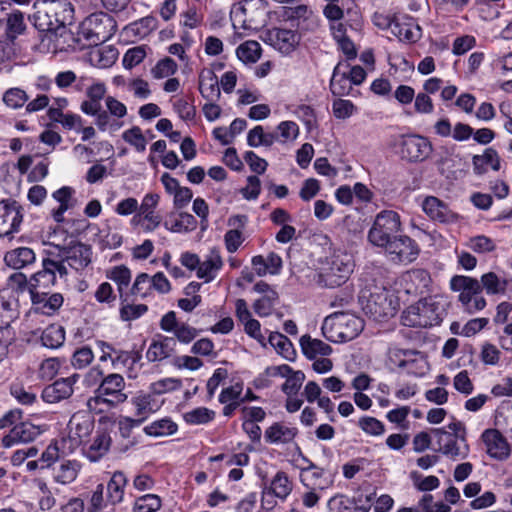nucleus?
Returning a JSON list of instances; mask_svg holds the SVG:
<instances>
[{"label":"nucleus","mask_w":512,"mask_h":512,"mask_svg":"<svg viewBox=\"0 0 512 512\" xmlns=\"http://www.w3.org/2000/svg\"><path fill=\"white\" fill-rule=\"evenodd\" d=\"M364 329V320L355 313L336 311L325 317L322 323L323 336L334 343L355 339Z\"/></svg>","instance_id":"nucleus-1"},{"label":"nucleus","mask_w":512,"mask_h":512,"mask_svg":"<svg viewBox=\"0 0 512 512\" xmlns=\"http://www.w3.org/2000/svg\"><path fill=\"white\" fill-rule=\"evenodd\" d=\"M126 382L122 375L111 373L105 376L94 392V396L87 400L90 411L103 412L106 409L115 408L128 399L125 392Z\"/></svg>","instance_id":"nucleus-2"},{"label":"nucleus","mask_w":512,"mask_h":512,"mask_svg":"<svg viewBox=\"0 0 512 512\" xmlns=\"http://www.w3.org/2000/svg\"><path fill=\"white\" fill-rule=\"evenodd\" d=\"M444 309L434 298H424L410 305L401 316L402 324L408 327H431L441 323Z\"/></svg>","instance_id":"nucleus-3"},{"label":"nucleus","mask_w":512,"mask_h":512,"mask_svg":"<svg viewBox=\"0 0 512 512\" xmlns=\"http://www.w3.org/2000/svg\"><path fill=\"white\" fill-rule=\"evenodd\" d=\"M94 429V419L86 411H78L72 415L67 432L61 438L62 454L69 455L84 445Z\"/></svg>","instance_id":"nucleus-4"},{"label":"nucleus","mask_w":512,"mask_h":512,"mask_svg":"<svg viewBox=\"0 0 512 512\" xmlns=\"http://www.w3.org/2000/svg\"><path fill=\"white\" fill-rule=\"evenodd\" d=\"M402 229L400 215L392 210H383L374 219L368 231V241L376 247L384 248Z\"/></svg>","instance_id":"nucleus-5"},{"label":"nucleus","mask_w":512,"mask_h":512,"mask_svg":"<svg viewBox=\"0 0 512 512\" xmlns=\"http://www.w3.org/2000/svg\"><path fill=\"white\" fill-rule=\"evenodd\" d=\"M116 31L115 20L104 12L93 13L80 25V35L89 45H99L108 41Z\"/></svg>","instance_id":"nucleus-6"},{"label":"nucleus","mask_w":512,"mask_h":512,"mask_svg":"<svg viewBox=\"0 0 512 512\" xmlns=\"http://www.w3.org/2000/svg\"><path fill=\"white\" fill-rule=\"evenodd\" d=\"M353 256L347 252H335L329 266L318 275V283L326 288H335L344 284L354 270Z\"/></svg>","instance_id":"nucleus-7"},{"label":"nucleus","mask_w":512,"mask_h":512,"mask_svg":"<svg viewBox=\"0 0 512 512\" xmlns=\"http://www.w3.org/2000/svg\"><path fill=\"white\" fill-rule=\"evenodd\" d=\"M73 6L68 1H59L47 11H37L34 25L41 31H52L59 27H65L73 19Z\"/></svg>","instance_id":"nucleus-8"},{"label":"nucleus","mask_w":512,"mask_h":512,"mask_svg":"<svg viewBox=\"0 0 512 512\" xmlns=\"http://www.w3.org/2000/svg\"><path fill=\"white\" fill-rule=\"evenodd\" d=\"M397 299L386 289L371 293L362 303L363 311L376 321L393 317L398 310Z\"/></svg>","instance_id":"nucleus-9"},{"label":"nucleus","mask_w":512,"mask_h":512,"mask_svg":"<svg viewBox=\"0 0 512 512\" xmlns=\"http://www.w3.org/2000/svg\"><path fill=\"white\" fill-rule=\"evenodd\" d=\"M24 214L22 206L15 200L0 201V238L12 239L20 231Z\"/></svg>","instance_id":"nucleus-10"},{"label":"nucleus","mask_w":512,"mask_h":512,"mask_svg":"<svg viewBox=\"0 0 512 512\" xmlns=\"http://www.w3.org/2000/svg\"><path fill=\"white\" fill-rule=\"evenodd\" d=\"M391 261L408 264L413 262L419 254L416 242L408 236H398L384 247Z\"/></svg>","instance_id":"nucleus-11"},{"label":"nucleus","mask_w":512,"mask_h":512,"mask_svg":"<svg viewBox=\"0 0 512 512\" xmlns=\"http://www.w3.org/2000/svg\"><path fill=\"white\" fill-rule=\"evenodd\" d=\"M481 438L486 447V453L493 459L504 461L511 455V447L507 439L497 429H486Z\"/></svg>","instance_id":"nucleus-12"},{"label":"nucleus","mask_w":512,"mask_h":512,"mask_svg":"<svg viewBox=\"0 0 512 512\" xmlns=\"http://www.w3.org/2000/svg\"><path fill=\"white\" fill-rule=\"evenodd\" d=\"M450 289L458 292V301L462 307H466L476 295L481 294L482 287L478 279L465 276L455 275L450 280Z\"/></svg>","instance_id":"nucleus-13"},{"label":"nucleus","mask_w":512,"mask_h":512,"mask_svg":"<svg viewBox=\"0 0 512 512\" xmlns=\"http://www.w3.org/2000/svg\"><path fill=\"white\" fill-rule=\"evenodd\" d=\"M401 153L403 158L409 161H423L432 153V144L425 137L417 135L408 136L402 141Z\"/></svg>","instance_id":"nucleus-14"},{"label":"nucleus","mask_w":512,"mask_h":512,"mask_svg":"<svg viewBox=\"0 0 512 512\" xmlns=\"http://www.w3.org/2000/svg\"><path fill=\"white\" fill-rule=\"evenodd\" d=\"M78 379L79 375L73 374L69 377L56 380L43 389L42 399L47 403H57L68 399L73 394V387Z\"/></svg>","instance_id":"nucleus-15"},{"label":"nucleus","mask_w":512,"mask_h":512,"mask_svg":"<svg viewBox=\"0 0 512 512\" xmlns=\"http://www.w3.org/2000/svg\"><path fill=\"white\" fill-rule=\"evenodd\" d=\"M304 462H308V466L299 467L300 481L306 488H316L318 490H325L333 483L331 479L325 476V470L306 457H303Z\"/></svg>","instance_id":"nucleus-16"},{"label":"nucleus","mask_w":512,"mask_h":512,"mask_svg":"<svg viewBox=\"0 0 512 512\" xmlns=\"http://www.w3.org/2000/svg\"><path fill=\"white\" fill-rule=\"evenodd\" d=\"M248 223L246 215H232L227 220L229 229L224 235V243L229 253H235L245 241L243 231Z\"/></svg>","instance_id":"nucleus-17"},{"label":"nucleus","mask_w":512,"mask_h":512,"mask_svg":"<svg viewBox=\"0 0 512 512\" xmlns=\"http://www.w3.org/2000/svg\"><path fill=\"white\" fill-rule=\"evenodd\" d=\"M433 433L437 436L439 451L452 460L464 459L469 452L468 445L463 442L459 445L457 437L442 428L434 429Z\"/></svg>","instance_id":"nucleus-18"},{"label":"nucleus","mask_w":512,"mask_h":512,"mask_svg":"<svg viewBox=\"0 0 512 512\" xmlns=\"http://www.w3.org/2000/svg\"><path fill=\"white\" fill-rule=\"evenodd\" d=\"M42 430L30 422H21L15 425L10 432L2 438V446L10 448L18 443H28L35 440Z\"/></svg>","instance_id":"nucleus-19"},{"label":"nucleus","mask_w":512,"mask_h":512,"mask_svg":"<svg viewBox=\"0 0 512 512\" xmlns=\"http://www.w3.org/2000/svg\"><path fill=\"white\" fill-rule=\"evenodd\" d=\"M299 431L298 428L285 422H274L266 428L264 439L271 445H287L294 442Z\"/></svg>","instance_id":"nucleus-20"},{"label":"nucleus","mask_w":512,"mask_h":512,"mask_svg":"<svg viewBox=\"0 0 512 512\" xmlns=\"http://www.w3.org/2000/svg\"><path fill=\"white\" fill-rule=\"evenodd\" d=\"M422 209L432 220L441 223H451L458 219L457 214L445 202L434 196H428L423 200Z\"/></svg>","instance_id":"nucleus-21"},{"label":"nucleus","mask_w":512,"mask_h":512,"mask_svg":"<svg viewBox=\"0 0 512 512\" xmlns=\"http://www.w3.org/2000/svg\"><path fill=\"white\" fill-rule=\"evenodd\" d=\"M267 41L279 52L289 54L298 45L299 36L290 29L273 28L267 33Z\"/></svg>","instance_id":"nucleus-22"},{"label":"nucleus","mask_w":512,"mask_h":512,"mask_svg":"<svg viewBox=\"0 0 512 512\" xmlns=\"http://www.w3.org/2000/svg\"><path fill=\"white\" fill-rule=\"evenodd\" d=\"M400 41L417 42L422 36V29L416 20L407 15L397 16L391 31Z\"/></svg>","instance_id":"nucleus-23"},{"label":"nucleus","mask_w":512,"mask_h":512,"mask_svg":"<svg viewBox=\"0 0 512 512\" xmlns=\"http://www.w3.org/2000/svg\"><path fill=\"white\" fill-rule=\"evenodd\" d=\"M67 265L76 271H81L86 268L92 259V250L89 246L83 243H75L61 252Z\"/></svg>","instance_id":"nucleus-24"},{"label":"nucleus","mask_w":512,"mask_h":512,"mask_svg":"<svg viewBox=\"0 0 512 512\" xmlns=\"http://www.w3.org/2000/svg\"><path fill=\"white\" fill-rule=\"evenodd\" d=\"M30 296L35 312L45 315H53L64 302L62 294L50 293L49 291L35 292V294H30Z\"/></svg>","instance_id":"nucleus-25"},{"label":"nucleus","mask_w":512,"mask_h":512,"mask_svg":"<svg viewBox=\"0 0 512 512\" xmlns=\"http://www.w3.org/2000/svg\"><path fill=\"white\" fill-rule=\"evenodd\" d=\"M175 350V338L159 335L151 341L146 351V358L149 362H160L172 356Z\"/></svg>","instance_id":"nucleus-26"},{"label":"nucleus","mask_w":512,"mask_h":512,"mask_svg":"<svg viewBox=\"0 0 512 512\" xmlns=\"http://www.w3.org/2000/svg\"><path fill=\"white\" fill-rule=\"evenodd\" d=\"M223 264L220 251L213 248L205 256L204 260H200L196 276L199 279L204 280L205 283H209L217 277L219 271L223 267Z\"/></svg>","instance_id":"nucleus-27"},{"label":"nucleus","mask_w":512,"mask_h":512,"mask_svg":"<svg viewBox=\"0 0 512 512\" xmlns=\"http://www.w3.org/2000/svg\"><path fill=\"white\" fill-rule=\"evenodd\" d=\"M107 87L104 82L93 81L86 89V97L80 109L86 115H96L102 109L101 101L105 97Z\"/></svg>","instance_id":"nucleus-28"},{"label":"nucleus","mask_w":512,"mask_h":512,"mask_svg":"<svg viewBox=\"0 0 512 512\" xmlns=\"http://www.w3.org/2000/svg\"><path fill=\"white\" fill-rule=\"evenodd\" d=\"M111 437L106 430H98L92 441L83 448V454L91 462H97L104 457L111 446Z\"/></svg>","instance_id":"nucleus-29"},{"label":"nucleus","mask_w":512,"mask_h":512,"mask_svg":"<svg viewBox=\"0 0 512 512\" xmlns=\"http://www.w3.org/2000/svg\"><path fill=\"white\" fill-rule=\"evenodd\" d=\"M473 172L476 175H484L490 169L497 172L501 168V158L493 148H486L482 154L472 157Z\"/></svg>","instance_id":"nucleus-30"},{"label":"nucleus","mask_w":512,"mask_h":512,"mask_svg":"<svg viewBox=\"0 0 512 512\" xmlns=\"http://www.w3.org/2000/svg\"><path fill=\"white\" fill-rule=\"evenodd\" d=\"M348 63H338L333 70L330 81V90L335 96H345L352 90V82L348 77Z\"/></svg>","instance_id":"nucleus-31"},{"label":"nucleus","mask_w":512,"mask_h":512,"mask_svg":"<svg viewBox=\"0 0 512 512\" xmlns=\"http://www.w3.org/2000/svg\"><path fill=\"white\" fill-rule=\"evenodd\" d=\"M36 260L34 251L28 247H18L5 253L4 262L7 266L19 270Z\"/></svg>","instance_id":"nucleus-32"},{"label":"nucleus","mask_w":512,"mask_h":512,"mask_svg":"<svg viewBox=\"0 0 512 512\" xmlns=\"http://www.w3.org/2000/svg\"><path fill=\"white\" fill-rule=\"evenodd\" d=\"M74 192V189L68 186L61 187L53 192L52 197L59 203V206L51 211V215L57 223H62L64 213L74 206Z\"/></svg>","instance_id":"nucleus-33"},{"label":"nucleus","mask_w":512,"mask_h":512,"mask_svg":"<svg viewBox=\"0 0 512 512\" xmlns=\"http://www.w3.org/2000/svg\"><path fill=\"white\" fill-rule=\"evenodd\" d=\"M199 91L205 99L210 101L220 97L219 81L212 70L205 69L199 74Z\"/></svg>","instance_id":"nucleus-34"},{"label":"nucleus","mask_w":512,"mask_h":512,"mask_svg":"<svg viewBox=\"0 0 512 512\" xmlns=\"http://www.w3.org/2000/svg\"><path fill=\"white\" fill-rule=\"evenodd\" d=\"M303 354L308 359H315L317 356H328L332 353V347L320 339L304 335L300 339Z\"/></svg>","instance_id":"nucleus-35"},{"label":"nucleus","mask_w":512,"mask_h":512,"mask_svg":"<svg viewBox=\"0 0 512 512\" xmlns=\"http://www.w3.org/2000/svg\"><path fill=\"white\" fill-rule=\"evenodd\" d=\"M56 283V277L48 267L45 266V262L42 261V270L35 273L29 281L28 290L30 294L35 292L49 291Z\"/></svg>","instance_id":"nucleus-36"},{"label":"nucleus","mask_w":512,"mask_h":512,"mask_svg":"<svg viewBox=\"0 0 512 512\" xmlns=\"http://www.w3.org/2000/svg\"><path fill=\"white\" fill-rule=\"evenodd\" d=\"M126 484L127 479L124 473L120 471L115 472L107 484V502L111 505L122 502Z\"/></svg>","instance_id":"nucleus-37"},{"label":"nucleus","mask_w":512,"mask_h":512,"mask_svg":"<svg viewBox=\"0 0 512 512\" xmlns=\"http://www.w3.org/2000/svg\"><path fill=\"white\" fill-rule=\"evenodd\" d=\"M480 285L488 295L505 294L508 280L498 276L495 272H488L481 276Z\"/></svg>","instance_id":"nucleus-38"},{"label":"nucleus","mask_w":512,"mask_h":512,"mask_svg":"<svg viewBox=\"0 0 512 512\" xmlns=\"http://www.w3.org/2000/svg\"><path fill=\"white\" fill-rule=\"evenodd\" d=\"M132 404L135 407L136 416L143 421L160 408L159 402L152 394H139L132 399Z\"/></svg>","instance_id":"nucleus-39"},{"label":"nucleus","mask_w":512,"mask_h":512,"mask_svg":"<svg viewBox=\"0 0 512 512\" xmlns=\"http://www.w3.org/2000/svg\"><path fill=\"white\" fill-rule=\"evenodd\" d=\"M236 55L244 64H254L260 59L262 48L259 42L247 40L237 47Z\"/></svg>","instance_id":"nucleus-40"},{"label":"nucleus","mask_w":512,"mask_h":512,"mask_svg":"<svg viewBox=\"0 0 512 512\" xmlns=\"http://www.w3.org/2000/svg\"><path fill=\"white\" fill-rule=\"evenodd\" d=\"M270 489L275 497L284 501L293 491V482L286 472L278 471L271 480Z\"/></svg>","instance_id":"nucleus-41"},{"label":"nucleus","mask_w":512,"mask_h":512,"mask_svg":"<svg viewBox=\"0 0 512 512\" xmlns=\"http://www.w3.org/2000/svg\"><path fill=\"white\" fill-rule=\"evenodd\" d=\"M81 464L76 460L62 462L54 471V479L60 484H70L78 476Z\"/></svg>","instance_id":"nucleus-42"},{"label":"nucleus","mask_w":512,"mask_h":512,"mask_svg":"<svg viewBox=\"0 0 512 512\" xmlns=\"http://www.w3.org/2000/svg\"><path fill=\"white\" fill-rule=\"evenodd\" d=\"M131 226L138 227L144 233H152L162 224L159 213L134 214L130 221Z\"/></svg>","instance_id":"nucleus-43"},{"label":"nucleus","mask_w":512,"mask_h":512,"mask_svg":"<svg viewBox=\"0 0 512 512\" xmlns=\"http://www.w3.org/2000/svg\"><path fill=\"white\" fill-rule=\"evenodd\" d=\"M94 241L102 250L116 249L122 245L123 237L118 232L106 226L95 234Z\"/></svg>","instance_id":"nucleus-44"},{"label":"nucleus","mask_w":512,"mask_h":512,"mask_svg":"<svg viewBox=\"0 0 512 512\" xmlns=\"http://www.w3.org/2000/svg\"><path fill=\"white\" fill-rule=\"evenodd\" d=\"M106 276L118 285L120 298L125 302L128 301V294L123 295V289L127 288L131 281L130 269L124 265L114 266L107 271Z\"/></svg>","instance_id":"nucleus-45"},{"label":"nucleus","mask_w":512,"mask_h":512,"mask_svg":"<svg viewBox=\"0 0 512 512\" xmlns=\"http://www.w3.org/2000/svg\"><path fill=\"white\" fill-rule=\"evenodd\" d=\"M29 100L27 92L20 87L8 88L2 95L4 105L12 110H19L26 106Z\"/></svg>","instance_id":"nucleus-46"},{"label":"nucleus","mask_w":512,"mask_h":512,"mask_svg":"<svg viewBox=\"0 0 512 512\" xmlns=\"http://www.w3.org/2000/svg\"><path fill=\"white\" fill-rule=\"evenodd\" d=\"M65 340V331L62 326L57 324L49 325L41 335L43 346L51 349L60 347Z\"/></svg>","instance_id":"nucleus-47"},{"label":"nucleus","mask_w":512,"mask_h":512,"mask_svg":"<svg viewBox=\"0 0 512 512\" xmlns=\"http://www.w3.org/2000/svg\"><path fill=\"white\" fill-rule=\"evenodd\" d=\"M178 426L169 418H163L144 427V432L153 437L168 436L174 434Z\"/></svg>","instance_id":"nucleus-48"},{"label":"nucleus","mask_w":512,"mask_h":512,"mask_svg":"<svg viewBox=\"0 0 512 512\" xmlns=\"http://www.w3.org/2000/svg\"><path fill=\"white\" fill-rule=\"evenodd\" d=\"M277 136L274 133H265L262 126L258 125L251 129L247 134V144L250 147L273 145Z\"/></svg>","instance_id":"nucleus-49"},{"label":"nucleus","mask_w":512,"mask_h":512,"mask_svg":"<svg viewBox=\"0 0 512 512\" xmlns=\"http://www.w3.org/2000/svg\"><path fill=\"white\" fill-rule=\"evenodd\" d=\"M196 225L197 221L194 216L185 212L179 213L177 218L171 222L170 225L167 221L164 223V227L173 233L192 231L196 228Z\"/></svg>","instance_id":"nucleus-50"},{"label":"nucleus","mask_w":512,"mask_h":512,"mask_svg":"<svg viewBox=\"0 0 512 512\" xmlns=\"http://www.w3.org/2000/svg\"><path fill=\"white\" fill-rule=\"evenodd\" d=\"M412 356H418V351L391 348L388 351V362L392 368L402 369L414 363Z\"/></svg>","instance_id":"nucleus-51"},{"label":"nucleus","mask_w":512,"mask_h":512,"mask_svg":"<svg viewBox=\"0 0 512 512\" xmlns=\"http://www.w3.org/2000/svg\"><path fill=\"white\" fill-rule=\"evenodd\" d=\"M178 70L177 63L170 57L166 56L160 59L152 68L151 75L154 79L169 78Z\"/></svg>","instance_id":"nucleus-52"},{"label":"nucleus","mask_w":512,"mask_h":512,"mask_svg":"<svg viewBox=\"0 0 512 512\" xmlns=\"http://www.w3.org/2000/svg\"><path fill=\"white\" fill-rule=\"evenodd\" d=\"M26 28L23 13L19 10L10 13L6 20V36L10 40H14L18 35L22 34Z\"/></svg>","instance_id":"nucleus-53"},{"label":"nucleus","mask_w":512,"mask_h":512,"mask_svg":"<svg viewBox=\"0 0 512 512\" xmlns=\"http://www.w3.org/2000/svg\"><path fill=\"white\" fill-rule=\"evenodd\" d=\"M270 345L286 359H291L294 349L291 341L279 332H272L268 339Z\"/></svg>","instance_id":"nucleus-54"},{"label":"nucleus","mask_w":512,"mask_h":512,"mask_svg":"<svg viewBox=\"0 0 512 512\" xmlns=\"http://www.w3.org/2000/svg\"><path fill=\"white\" fill-rule=\"evenodd\" d=\"M183 418L190 425L207 424L215 418V412L206 407H198L186 412Z\"/></svg>","instance_id":"nucleus-55"},{"label":"nucleus","mask_w":512,"mask_h":512,"mask_svg":"<svg viewBox=\"0 0 512 512\" xmlns=\"http://www.w3.org/2000/svg\"><path fill=\"white\" fill-rule=\"evenodd\" d=\"M466 246L478 254L490 253L496 249V243L485 235H477L468 239Z\"/></svg>","instance_id":"nucleus-56"},{"label":"nucleus","mask_w":512,"mask_h":512,"mask_svg":"<svg viewBox=\"0 0 512 512\" xmlns=\"http://www.w3.org/2000/svg\"><path fill=\"white\" fill-rule=\"evenodd\" d=\"M92 61L101 68L110 67L118 58V51L112 47L97 49L92 53Z\"/></svg>","instance_id":"nucleus-57"},{"label":"nucleus","mask_w":512,"mask_h":512,"mask_svg":"<svg viewBox=\"0 0 512 512\" xmlns=\"http://www.w3.org/2000/svg\"><path fill=\"white\" fill-rule=\"evenodd\" d=\"M410 478L413 481L414 487L421 492H428L435 490L440 485V480L438 477L430 475L423 477L417 471H412L410 473Z\"/></svg>","instance_id":"nucleus-58"},{"label":"nucleus","mask_w":512,"mask_h":512,"mask_svg":"<svg viewBox=\"0 0 512 512\" xmlns=\"http://www.w3.org/2000/svg\"><path fill=\"white\" fill-rule=\"evenodd\" d=\"M358 427L366 434L374 437L385 433V425L375 417L363 416L358 420Z\"/></svg>","instance_id":"nucleus-59"},{"label":"nucleus","mask_w":512,"mask_h":512,"mask_svg":"<svg viewBox=\"0 0 512 512\" xmlns=\"http://www.w3.org/2000/svg\"><path fill=\"white\" fill-rule=\"evenodd\" d=\"M161 508V499L155 494H146L136 499L133 512H156Z\"/></svg>","instance_id":"nucleus-60"},{"label":"nucleus","mask_w":512,"mask_h":512,"mask_svg":"<svg viewBox=\"0 0 512 512\" xmlns=\"http://www.w3.org/2000/svg\"><path fill=\"white\" fill-rule=\"evenodd\" d=\"M122 138L125 142L130 144L138 152H144L146 149L147 141L138 126H134L123 132Z\"/></svg>","instance_id":"nucleus-61"},{"label":"nucleus","mask_w":512,"mask_h":512,"mask_svg":"<svg viewBox=\"0 0 512 512\" xmlns=\"http://www.w3.org/2000/svg\"><path fill=\"white\" fill-rule=\"evenodd\" d=\"M305 380V374L302 371H294L286 377L282 385V391L286 396H295L300 390Z\"/></svg>","instance_id":"nucleus-62"},{"label":"nucleus","mask_w":512,"mask_h":512,"mask_svg":"<svg viewBox=\"0 0 512 512\" xmlns=\"http://www.w3.org/2000/svg\"><path fill=\"white\" fill-rule=\"evenodd\" d=\"M130 293L140 298H146L151 295L152 284L149 275L146 273L139 274L132 285Z\"/></svg>","instance_id":"nucleus-63"},{"label":"nucleus","mask_w":512,"mask_h":512,"mask_svg":"<svg viewBox=\"0 0 512 512\" xmlns=\"http://www.w3.org/2000/svg\"><path fill=\"white\" fill-rule=\"evenodd\" d=\"M182 386V381L179 378L167 377L153 382L150 385V390L153 394L161 395L164 393L172 392Z\"/></svg>","instance_id":"nucleus-64"}]
</instances>
